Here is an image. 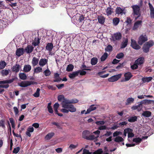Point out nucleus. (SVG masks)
<instances>
[{
  "label": "nucleus",
  "instance_id": "32",
  "mask_svg": "<svg viewBox=\"0 0 154 154\" xmlns=\"http://www.w3.org/2000/svg\"><path fill=\"white\" fill-rule=\"evenodd\" d=\"M120 21V19L118 17L114 18L112 20V23L113 25L116 26L118 25Z\"/></svg>",
  "mask_w": 154,
  "mask_h": 154
},
{
  "label": "nucleus",
  "instance_id": "62",
  "mask_svg": "<svg viewBox=\"0 0 154 154\" xmlns=\"http://www.w3.org/2000/svg\"><path fill=\"white\" fill-rule=\"evenodd\" d=\"M85 17L83 15H81L79 17V22H82L84 20Z\"/></svg>",
  "mask_w": 154,
  "mask_h": 154
},
{
  "label": "nucleus",
  "instance_id": "26",
  "mask_svg": "<svg viewBox=\"0 0 154 154\" xmlns=\"http://www.w3.org/2000/svg\"><path fill=\"white\" fill-rule=\"evenodd\" d=\"M14 78H12L9 80L0 81V84L11 83L14 82Z\"/></svg>",
  "mask_w": 154,
  "mask_h": 154
},
{
  "label": "nucleus",
  "instance_id": "41",
  "mask_svg": "<svg viewBox=\"0 0 154 154\" xmlns=\"http://www.w3.org/2000/svg\"><path fill=\"white\" fill-rule=\"evenodd\" d=\"M108 56L107 53L105 52L102 56L100 58L101 61H105L107 58Z\"/></svg>",
  "mask_w": 154,
  "mask_h": 154
},
{
  "label": "nucleus",
  "instance_id": "3",
  "mask_svg": "<svg viewBox=\"0 0 154 154\" xmlns=\"http://www.w3.org/2000/svg\"><path fill=\"white\" fill-rule=\"evenodd\" d=\"M154 45V42L152 40H150L146 42L142 47L143 51L145 53H148L149 51L150 48L152 47Z\"/></svg>",
  "mask_w": 154,
  "mask_h": 154
},
{
  "label": "nucleus",
  "instance_id": "52",
  "mask_svg": "<svg viewBox=\"0 0 154 154\" xmlns=\"http://www.w3.org/2000/svg\"><path fill=\"white\" fill-rule=\"evenodd\" d=\"M44 73L45 74V75L46 76H49L51 74V72L48 69L45 70L44 71Z\"/></svg>",
  "mask_w": 154,
  "mask_h": 154
},
{
  "label": "nucleus",
  "instance_id": "17",
  "mask_svg": "<svg viewBox=\"0 0 154 154\" xmlns=\"http://www.w3.org/2000/svg\"><path fill=\"white\" fill-rule=\"evenodd\" d=\"M34 48L32 46L29 45L26 48L25 50L27 54H30L33 51Z\"/></svg>",
  "mask_w": 154,
  "mask_h": 154
},
{
  "label": "nucleus",
  "instance_id": "12",
  "mask_svg": "<svg viewBox=\"0 0 154 154\" xmlns=\"http://www.w3.org/2000/svg\"><path fill=\"white\" fill-rule=\"evenodd\" d=\"M148 5L150 11V17L152 19H154V8L152 5L150 3V2H149L148 3Z\"/></svg>",
  "mask_w": 154,
  "mask_h": 154
},
{
  "label": "nucleus",
  "instance_id": "27",
  "mask_svg": "<svg viewBox=\"0 0 154 154\" xmlns=\"http://www.w3.org/2000/svg\"><path fill=\"white\" fill-rule=\"evenodd\" d=\"M39 61V59L34 57L33 58L31 63L33 66L37 65Z\"/></svg>",
  "mask_w": 154,
  "mask_h": 154
},
{
  "label": "nucleus",
  "instance_id": "39",
  "mask_svg": "<svg viewBox=\"0 0 154 154\" xmlns=\"http://www.w3.org/2000/svg\"><path fill=\"white\" fill-rule=\"evenodd\" d=\"M134 101V99L132 97L128 98L126 100V105H129L130 103H133Z\"/></svg>",
  "mask_w": 154,
  "mask_h": 154
},
{
  "label": "nucleus",
  "instance_id": "61",
  "mask_svg": "<svg viewBox=\"0 0 154 154\" xmlns=\"http://www.w3.org/2000/svg\"><path fill=\"white\" fill-rule=\"evenodd\" d=\"M133 131V130L130 128H125L124 130V131L126 132L127 133H128V134L129 133L132 132Z\"/></svg>",
  "mask_w": 154,
  "mask_h": 154
},
{
  "label": "nucleus",
  "instance_id": "45",
  "mask_svg": "<svg viewBox=\"0 0 154 154\" xmlns=\"http://www.w3.org/2000/svg\"><path fill=\"white\" fill-rule=\"evenodd\" d=\"M142 102L143 103L148 104L151 103L152 102L153 103H154V100L147 99L144 100Z\"/></svg>",
  "mask_w": 154,
  "mask_h": 154
},
{
  "label": "nucleus",
  "instance_id": "24",
  "mask_svg": "<svg viewBox=\"0 0 154 154\" xmlns=\"http://www.w3.org/2000/svg\"><path fill=\"white\" fill-rule=\"evenodd\" d=\"M31 69V66L29 64L25 65L23 68V71L25 72L30 71Z\"/></svg>",
  "mask_w": 154,
  "mask_h": 154
},
{
  "label": "nucleus",
  "instance_id": "36",
  "mask_svg": "<svg viewBox=\"0 0 154 154\" xmlns=\"http://www.w3.org/2000/svg\"><path fill=\"white\" fill-rule=\"evenodd\" d=\"M98 62V59L96 57H93L91 60V64L92 65L96 64Z\"/></svg>",
  "mask_w": 154,
  "mask_h": 154
},
{
  "label": "nucleus",
  "instance_id": "2",
  "mask_svg": "<svg viewBox=\"0 0 154 154\" xmlns=\"http://www.w3.org/2000/svg\"><path fill=\"white\" fill-rule=\"evenodd\" d=\"M131 8H132L133 11V15L137 16V17H135V20H137L139 17L141 16V14L140 12V7L138 5H132L131 6Z\"/></svg>",
  "mask_w": 154,
  "mask_h": 154
},
{
  "label": "nucleus",
  "instance_id": "53",
  "mask_svg": "<svg viewBox=\"0 0 154 154\" xmlns=\"http://www.w3.org/2000/svg\"><path fill=\"white\" fill-rule=\"evenodd\" d=\"M112 46L110 45H109L106 47V48L105 49V51H112Z\"/></svg>",
  "mask_w": 154,
  "mask_h": 154
},
{
  "label": "nucleus",
  "instance_id": "54",
  "mask_svg": "<svg viewBox=\"0 0 154 154\" xmlns=\"http://www.w3.org/2000/svg\"><path fill=\"white\" fill-rule=\"evenodd\" d=\"M0 127H2L3 128H5V121L4 120H0Z\"/></svg>",
  "mask_w": 154,
  "mask_h": 154
},
{
  "label": "nucleus",
  "instance_id": "58",
  "mask_svg": "<svg viewBox=\"0 0 154 154\" xmlns=\"http://www.w3.org/2000/svg\"><path fill=\"white\" fill-rule=\"evenodd\" d=\"M78 71L79 72V74L81 75H84L86 74V72L83 70H79Z\"/></svg>",
  "mask_w": 154,
  "mask_h": 154
},
{
  "label": "nucleus",
  "instance_id": "25",
  "mask_svg": "<svg viewBox=\"0 0 154 154\" xmlns=\"http://www.w3.org/2000/svg\"><path fill=\"white\" fill-rule=\"evenodd\" d=\"M125 79L126 81H128L132 76V75L130 72H128L125 73L124 74Z\"/></svg>",
  "mask_w": 154,
  "mask_h": 154
},
{
  "label": "nucleus",
  "instance_id": "1",
  "mask_svg": "<svg viewBox=\"0 0 154 154\" xmlns=\"http://www.w3.org/2000/svg\"><path fill=\"white\" fill-rule=\"evenodd\" d=\"M79 100L76 99H72L69 100L64 98L62 102V105L63 107L65 108H67V106L69 105V104L76 103Z\"/></svg>",
  "mask_w": 154,
  "mask_h": 154
},
{
  "label": "nucleus",
  "instance_id": "23",
  "mask_svg": "<svg viewBox=\"0 0 154 154\" xmlns=\"http://www.w3.org/2000/svg\"><path fill=\"white\" fill-rule=\"evenodd\" d=\"M79 74V72L78 71H74L72 73H70L69 75V77L70 79H73L75 77L78 75Z\"/></svg>",
  "mask_w": 154,
  "mask_h": 154
},
{
  "label": "nucleus",
  "instance_id": "5",
  "mask_svg": "<svg viewBox=\"0 0 154 154\" xmlns=\"http://www.w3.org/2000/svg\"><path fill=\"white\" fill-rule=\"evenodd\" d=\"M36 82L34 81H22L20 83H18V85L20 86L25 88L28 87L31 85L35 84Z\"/></svg>",
  "mask_w": 154,
  "mask_h": 154
},
{
  "label": "nucleus",
  "instance_id": "22",
  "mask_svg": "<svg viewBox=\"0 0 154 154\" xmlns=\"http://www.w3.org/2000/svg\"><path fill=\"white\" fill-rule=\"evenodd\" d=\"M67 107V109H68L69 111L71 112H74L76 111V108L73 105L69 104Z\"/></svg>",
  "mask_w": 154,
  "mask_h": 154
},
{
  "label": "nucleus",
  "instance_id": "31",
  "mask_svg": "<svg viewBox=\"0 0 154 154\" xmlns=\"http://www.w3.org/2000/svg\"><path fill=\"white\" fill-rule=\"evenodd\" d=\"M151 112L150 111H144L142 114V115L144 117H149L151 116Z\"/></svg>",
  "mask_w": 154,
  "mask_h": 154
},
{
  "label": "nucleus",
  "instance_id": "64",
  "mask_svg": "<svg viewBox=\"0 0 154 154\" xmlns=\"http://www.w3.org/2000/svg\"><path fill=\"white\" fill-rule=\"evenodd\" d=\"M83 154H91V152H89V150L85 149L83 150Z\"/></svg>",
  "mask_w": 154,
  "mask_h": 154
},
{
  "label": "nucleus",
  "instance_id": "57",
  "mask_svg": "<svg viewBox=\"0 0 154 154\" xmlns=\"http://www.w3.org/2000/svg\"><path fill=\"white\" fill-rule=\"evenodd\" d=\"M103 151L101 149H99L94 152V154H102Z\"/></svg>",
  "mask_w": 154,
  "mask_h": 154
},
{
  "label": "nucleus",
  "instance_id": "7",
  "mask_svg": "<svg viewBox=\"0 0 154 154\" xmlns=\"http://www.w3.org/2000/svg\"><path fill=\"white\" fill-rule=\"evenodd\" d=\"M122 38V34L119 32L114 33L112 36V40L115 41L121 39Z\"/></svg>",
  "mask_w": 154,
  "mask_h": 154
},
{
  "label": "nucleus",
  "instance_id": "14",
  "mask_svg": "<svg viewBox=\"0 0 154 154\" xmlns=\"http://www.w3.org/2000/svg\"><path fill=\"white\" fill-rule=\"evenodd\" d=\"M24 52V50L23 48H19L17 49L16 52V54L17 56L19 57L23 54Z\"/></svg>",
  "mask_w": 154,
  "mask_h": 154
},
{
  "label": "nucleus",
  "instance_id": "16",
  "mask_svg": "<svg viewBox=\"0 0 154 154\" xmlns=\"http://www.w3.org/2000/svg\"><path fill=\"white\" fill-rule=\"evenodd\" d=\"M54 78L55 79L53 82H58L62 80V79L60 77V75L57 73H55L54 74Z\"/></svg>",
  "mask_w": 154,
  "mask_h": 154
},
{
  "label": "nucleus",
  "instance_id": "6",
  "mask_svg": "<svg viewBox=\"0 0 154 154\" xmlns=\"http://www.w3.org/2000/svg\"><path fill=\"white\" fill-rule=\"evenodd\" d=\"M148 40L147 37L146 35H141L139 37L138 41V43L139 45H142L144 43Z\"/></svg>",
  "mask_w": 154,
  "mask_h": 154
},
{
  "label": "nucleus",
  "instance_id": "60",
  "mask_svg": "<svg viewBox=\"0 0 154 154\" xmlns=\"http://www.w3.org/2000/svg\"><path fill=\"white\" fill-rule=\"evenodd\" d=\"M95 123L98 125H103L105 124V122L103 121H99L96 122Z\"/></svg>",
  "mask_w": 154,
  "mask_h": 154
},
{
  "label": "nucleus",
  "instance_id": "4",
  "mask_svg": "<svg viewBox=\"0 0 154 154\" xmlns=\"http://www.w3.org/2000/svg\"><path fill=\"white\" fill-rule=\"evenodd\" d=\"M91 132L90 131L85 130L82 133V137L83 138L87 140H93L94 139V135H90Z\"/></svg>",
  "mask_w": 154,
  "mask_h": 154
},
{
  "label": "nucleus",
  "instance_id": "51",
  "mask_svg": "<svg viewBox=\"0 0 154 154\" xmlns=\"http://www.w3.org/2000/svg\"><path fill=\"white\" fill-rule=\"evenodd\" d=\"M124 57V54L123 53L121 52L117 54L116 57L118 59H120Z\"/></svg>",
  "mask_w": 154,
  "mask_h": 154
},
{
  "label": "nucleus",
  "instance_id": "35",
  "mask_svg": "<svg viewBox=\"0 0 154 154\" xmlns=\"http://www.w3.org/2000/svg\"><path fill=\"white\" fill-rule=\"evenodd\" d=\"M128 42V39L126 38L124 41H123L121 45V48H125L127 45Z\"/></svg>",
  "mask_w": 154,
  "mask_h": 154
},
{
  "label": "nucleus",
  "instance_id": "40",
  "mask_svg": "<svg viewBox=\"0 0 154 154\" xmlns=\"http://www.w3.org/2000/svg\"><path fill=\"white\" fill-rule=\"evenodd\" d=\"M74 68V66L72 64L68 65L66 68V70L68 72L72 71Z\"/></svg>",
  "mask_w": 154,
  "mask_h": 154
},
{
  "label": "nucleus",
  "instance_id": "8",
  "mask_svg": "<svg viewBox=\"0 0 154 154\" xmlns=\"http://www.w3.org/2000/svg\"><path fill=\"white\" fill-rule=\"evenodd\" d=\"M142 22V20H137L134 24V26L132 28V30L134 31L137 30L140 26H141Z\"/></svg>",
  "mask_w": 154,
  "mask_h": 154
},
{
  "label": "nucleus",
  "instance_id": "56",
  "mask_svg": "<svg viewBox=\"0 0 154 154\" xmlns=\"http://www.w3.org/2000/svg\"><path fill=\"white\" fill-rule=\"evenodd\" d=\"M64 98V96L63 94L59 95L57 97L58 100L59 101H61L62 100H63Z\"/></svg>",
  "mask_w": 154,
  "mask_h": 154
},
{
  "label": "nucleus",
  "instance_id": "42",
  "mask_svg": "<svg viewBox=\"0 0 154 154\" xmlns=\"http://www.w3.org/2000/svg\"><path fill=\"white\" fill-rule=\"evenodd\" d=\"M6 65V63L4 61H0V69H4Z\"/></svg>",
  "mask_w": 154,
  "mask_h": 154
},
{
  "label": "nucleus",
  "instance_id": "21",
  "mask_svg": "<svg viewBox=\"0 0 154 154\" xmlns=\"http://www.w3.org/2000/svg\"><path fill=\"white\" fill-rule=\"evenodd\" d=\"M106 12L108 16L111 15L113 13V9L109 6L106 9Z\"/></svg>",
  "mask_w": 154,
  "mask_h": 154
},
{
  "label": "nucleus",
  "instance_id": "18",
  "mask_svg": "<svg viewBox=\"0 0 154 154\" xmlns=\"http://www.w3.org/2000/svg\"><path fill=\"white\" fill-rule=\"evenodd\" d=\"M48 60L45 58L41 59L39 62V65L42 67L43 66L48 63Z\"/></svg>",
  "mask_w": 154,
  "mask_h": 154
},
{
  "label": "nucleus",
  "instance_id": "50",
  "mask_svg": "<svg viewBox=\"0 0 154 154\" xmlns=\"http://www.w3.org/2000/svg\"><path fill=\"white\" fill-rule=\"evenodd\" d=\"M10 123L11 124L12 127L13 128H14V129L15 128V125L14 119L13 118H11L9 119Z\"/></svg>",
  "mask_w": 154,
  "mask_h": 154
},
{
  "label": "nucleus",
  "instance_id": "15",
  "mask_svg": "<svg viewBox=\"0 0 154 154\" xmlns=\"http://www.w3.org/2000/svg\"><path fill=\"white\" fill-rule=\"evenodd\" d=\"M125 9H122L120 7H117L116 10V14H118L122 15L123 14H125V12H124Z\"/></svg>",
  "mask_w": 154,
  "mask_h": 154
},
{
  "label": "nucleus",
  "instance_id": "44",
  "mask_svg": "<svg viewBox=\"0 0 154 154\" xmlns=\"http://www.w3.org/2000/svg\"><path fill=\"white\" fill-rule=\"evenodd\" d=\"M138 65L135 61L134 63L132 65H131V68L133 70H135L138 68Z\"/></svg>",
  "mask_w": 154,
  "mask_h": 154
},
{
  "label": "nucleus",
  "instance_id": "29",
  "mask_svg": "<svg viewBox=\"0 0 154 154\" xmlns=\"http://www.w3.org/2000/svg\"><path fill=\"white\" fill-rule=\"evenodd\" d=\"M55 135L54 132H51L48 133L45 137V139L46 140H49L51 139Z\"/></svg>",
  "mask_w": 154,
  "mask_h": 154
},
{
  "label": "nucleus",
  "instance_id": "47",
  "mask_svg": "<svg viewBox=\"0 0 154 154\" xmlns=\"http://www.w3.org/2000/svg\"><path fill=\"white\" fill-rule=\"evenodd\" d=\"M1 72L3 76L7 75L9 74L8 71L6 69L2 70L1 71Z\"/></svg>",
  "mask_w": 154,
  "mask_h": 154
},
{
  "label": "nucleus",
  "instance_id": "33",
  "mask_svg": "<svg viewBox=\"0 0 154 154\" xmlns=\"http://www.w3.org/2000/svg\"><path fill=\"white\" fill-rule=\"evenodd\" d=\"M40 39L39 38H35V41L33 42L32 43V44L34 45V46L38 45L40 43Z\"/></svg>",
  "mask_w": 154,
  "mask_h": 154
},
{
  "label": "nucleus",
  "instance_id": "13",
  "mask_svg": "<svg viewBox=\"0 0 154 154\" xmlns=\"http://www.w3.org/2000/svg\"><path fill=\"white\" fill-rule=\"evenodd\" d=\"M21 68V66L19 64H16L11 68L12 70V72L17 73L19 72Z\"/></svg>",
  "mask_w": 154,
  "mask_h": 154
},
{
  "label": "nucleus",
  "instance_id": "43",
  "mask_svg": "<svg viewBox=\"0 0 154 154\" xmlns=\"http://www.w3.org/2000/svg\"><path fill=\"white\" fill-rule=\"evenodd\" d=\"M42 71V68L40 67H38L35 69L34 73H38Z\"/></svg>",
  "mask_w": 154,
  "mask_h": 154
},
{
  "label": "nucleus",
  "instance_id": "10",
  "mask_svg": "<svg viewBox=\"0 0 154 154\" xmlns=\"http://www.w3.org/2000/svg\"><path fill=\"white\" fill-rule=\"evenodd\" d=\"M143 104V103L142 101H141L137 106H132L131 109L132 110L137 109L138 111L140 112L142 109Z\"/></svg>",
  "mask_w": 154,
  "mask_h": 154
},
{
  "label": "nucleus",
  "instance_id": "20",
  "mask_svg": "<svg viewBox=\"0 0 154 154\" xmlns=\"http://www.w3.org/2000/svg\"><path fill=\"white\" fill-rule=\"evenodd\" d=\"M53 45L52 43H48L46 46L45 49L46 50L50 52L52 51L53 48Z\"/></svg>",
  "mask_w": 154,
  "mask_h": 154
},
{
  "label": "nucleus",
  "instance_id": "11",
  "mask_svg": "<svg viewBox=\"0 0 154 154\" xmlns=\"http://www.w3.org/2000/svg\"><path fill=\"white\" fill-rule=\"evenodd\" d=\"M131 46L132 47L136 50H138L140 48V47L138 45L136 42L134 40H131Z\"/></svg>",
  "mask_w": 154,
  "mask_h": 154
},
{
  "label": "nucleus",
  "instance_id": "48",
  "mask_svg": "<svg viewBox=\"0 0 154 154\" xmlns=\"http://www.w3.org/2000/svg\"><path fill=\"white\" fill-rule=\"evenodd\" d=\"M51 103H49L48 104V112L50 113H52L53 112V110L52 109V107L51 106Z\"/></svg>",
  "mask_w": 154,
  "mask_h": 154
},
{
  "label": "nucleus",
  "instance_id": "63",
  "mask_svg": "<svg viewBox=\"0 0 154 154\" xmlns=\"http://www.w3.org/2000/svg\"><path fill=\"white\" fill-rule=\"evenodd\" d=\"M56 87L58 89H62L64 86V84H61L58 85H56Z\"/></svg>",
  "mask_w": 154,
  "mask_h": 154
},
{
  "label": "nucleus",
  "instance_id": "19",
  "mask_svg": "<svg viewBox=\"0 0 154 154\" xmlns=\"http://www.w3.org/2000/svg\"><path fill=\"white\" fill-rule=\"evenodd\" d=\"M135 61V63H137V64L138 65L142 64H143L144 62V58L143 57H139Z\"/></svg>",
  "mask_w": 154,
  "mask_h": 154
},
{
  "label": "nucleus",
  "instance_id": "55",
  "mask_svg": "<svg viewBox=\"0 0 154 154\" xmlns=\"http://www.w3.org/2000/svg\"><path fill=\"white\" fill-rule=\"evenodd\" d=\"M122 134V132L116 131L113 133V136L114 137H117V136L120 134Z\"/></svg>",
  "mask_w": 154,
  "mask_h": 154
},
{
  "label": "nucleus",
  "instance_id": "9",
  "mask_svg": "<svg viewBox=\"0 0 154 154\" xmlns=\"http://www.w3.org/2000/svg\"><path fill=\"white\" fill-rule=\"evenodd\" d=\"M121 74H119L113 76L108 79L109 82H114L117 81L121 76Z\"/></svg>",
  "mask_w": 154,
  "mask_h": 154
},
{
  "label": "nucleus",
  "instance_id": "28",
  "mask_svg": "<svg viewBox=\"0 0 154 154\" xmlns=\"http://www.w3.org/2000/svg\"><path fill=\"white\" fill-rule=\"evenodd\" d=\"M98 22L101 24H103L105 22V18L103 16H99L97 17Z\"/></svg>",
  "mask_w": 154,
  "mask_h": 154
},
{
  "label": "nucleus",
  "instance_id": "37",
  "mask_svg": "<svg viewBox=\"0 0 154 154\" xmlns=\"http://www.w3.org/2000/svg\"><path fill=\"white\" fill-rule=\"evenodd\" d=\"M114 141L117 142H123L124 140V139L121 137L117 136L115 138Z\"/></svg>",
  "mask_w": 154,
  "mask_h": 154
},
{
  "label": "nucleus",
  "instance_id": "49",
  "mask_svg": "<svg viewBox=\"0 0 154 154\" xmlns=\"http://www.w3.org/2000/svg\"><path fill=\"white\" fill-rule=\"evenodd\" d=\"M133 141L137 143H139L142 141V139L140 137L135 138L133 139Z\"/></svg>",
  "mask_w": 154,
  "mask_h": 154
},
{
  "label": "nucleus",
  "instance_id": "30",
  "mask_svg": "<svg viewBox=\"0 0 154 154\" xmlns=\"http://www.w3.org/2000/svg\"><path fill=\"white\" fill-rule=\"evenodd\" d=\"M152 79V77H143L142 79V81L143 82V83H144L146 82H149Z\"/></svg>",
  "mask_w": 154,
  "mask_h": 154
},
{
  "label": "nucleus",
  "instance_id": "34",
  "mask_svg": "<svg viewBox=\"0 0 154 154\" xmlns=\"http://www.w3.org/2000/svg\"><path fill=\"white\" fill-rule=\"evenodd\" d=\"M137 119V117L136 116H134L130 117L128 120V121L130 122H134L136 121Z\"/></svg>",
  "mask_w": 154,
  "mask_h": 154
},
{
  "label": "nucleus",
  "instance_id": "38",
  "mask_svg": "<svg viewBox=\"0 0 154 154\" xmlns=\"http://www.w3.org/2000/svg\"><path fill=\"white\" fill-rule=\"evenodd\" d=\"M19 76L20 79L22 80H25L27 79L26 74L24 73H20L19 74Z\"/></svg>",
  "mask_w": 154,
  "mask_h": 154
},
{
  "label": "nucleus",
  "instance_id": "59",
  "mask_svg": "<svg viewBox=\"0 0 154 154\" xmlns=\"http://www.w3.org/2000/svg\"><path fill=\"white\" fill-rule=\"evenodd\" d=\"M20 150V148L19 147H17L14 148L13 151V153L17 154L19 152Z\"/></svg>",
  "mask_w": 154,
  "mask_h": 154
},
{
  "label": "nucleus",
  "instance_id": "46",
  "mask_svg": "<svg viewBox=\"0 0 154 154\" xmlns=\"http://www.w3.org/2000/svg\"><path fill=\"white\" fill-rule=\"evenodd\" d=\"M40 89L38 88L36 90V92L33 94L34 96L36 97H38L40 95Z\"/></svg>",
  "mask_w": 154,
  "mask_h": 154
}]
</instances>
